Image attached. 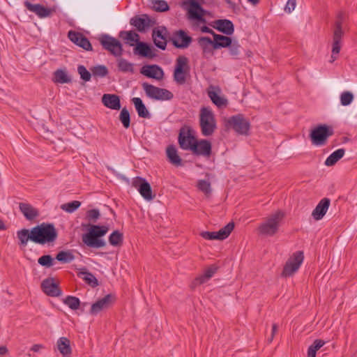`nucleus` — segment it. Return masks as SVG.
<instances>
[{
    "label": "nucleus",
    "instance_id": "obj_1",
    "mask_svg": "<svg viewBox=\"0 0 357 357\" xmlns=\"http://www.w3.org/2000/svg\"><path fill=\"white\" fill-rule=\"evenodd\" d=\"M57 236V231L52 223L43 222L31 229H22L17 231L18 245L21 248H24L29 241L40 245L52 243Z\"/></svg>",
    "mask_w": 357,
    "mask_h": 357
},
{
    "label": "nucleus",
    "instance_id": "obj_2",
    "mask_svg": "<svg viewBox=\"0 0 357 357\" xmlns=\"http://www.w3.org/2000/svg\"><path fill=\"white\" fill-rule=\"evenodd\" d=\"M179 146L183 150H190L197 156L209 158L212 153V144L207 139H197L190 127H183L178 137Z\"/></svg>",
    "mask_w": 357,
    "mask_h": 357
},
{
    "label": "nucleus",
    "instance_id": "obj_3",
    "mask_svg": "<svg viewBox=\"0 0 357 357\" xmlns=\"http://www.w3.org/2000/svg\"><path fill=\"white\" fill-rule=\"evenodd\" d=\"M109 227L105 225H91L87 233L82 235V241L88 247L100 248L106 245L102 239L108 231Z\"/></svg>",
    "mask_w": 357,
    "mask_h": 357
},
{
    "label": "nucleus",
    "instance_id": "obj_4",
    "mask_svg": "<svg viewBox=\"0 0 357 357\" xmlns=\"http://www.w3.org/2000/svg\"><path fill=\"white\" fill-rule=\"evenodd\" d=\"M199 126L202 135L204 137L212 135L217 128L216 120L213 112L209 107H203L200 109Z\"/></svg>",
    "mask_w": 357,
    "mask_h": 357
},
{
    "label": "nucleus",
    "instance_id": "obj_5",
    "mask_svg": "<svg viewBox=\"0 0 357 357\" xmlns=\"http://www.w3.org/2000/svg\"><path fill=\"white\" fill-rule=\"evenodd\" d=\"M284 217V213L281 211L270 215L265 222H262L258 227L260 234L272 236L279 230L280 222Z\"/></svg>",
    "mask_w": 357,
    "mask_h": 357
},
{
    "label": "nucleus",
    "instance_id": "obj_6",
    "mask_svg": "<svg viewBox=\"0 0 357 357\" xmlns=\"http://www.w3.org/2000/svg\"><path fill=\"white\" fill-rule=\"evenodd\" d=\"M225 126L231 128L237 134L241 135H248L250 129V123L242 114H238L230 116L227 121Z\"/></svg>",
    "mask_w": 357,
    "mask_h": 357
},
{
    "label": "nucleus",
    "instance_id": "obj_7",
    "mask_svg": "<svg viewBox=\"0 0 357 357\" xmlns=\"http://www.w3.org/2000/svg\"><path fill=\"white\" fill-rule=\"evenodd\" d=\"M334 134L332 127L326 124H319L313 128L310 134L312 144L323 146L326 143L327 139Z\"/></svg>",
    "mask_w": 357,
    "mask_h": 357
},
{
    "label": "nucleus",
    "instance_id": "obj_8",
    "mask_svg": "<svg viewBox=\"0 0 357 357\" xmlns=\"http://www.w3.org/2000/svg\"><path fill=\"white\" fill-rule=\"evenodd\" d=\"M188 59L183 55L178 56L176 60L174 70V80L179 85L186 82L187 76L190 73Z\"/></svg>",
    "mask_w": 357,
    "mask_h": 357
},
{
    "label": "nucleus",
    "instance_id": "obj_9",
    "mask_svg": "<svg viewBox=\"0 0 357 357\" xmlns=\"http://www.w3.org/2000/svg\"><path fill=\"white\" fill-rule=\"evenodd\" d=\"M344 19V13L340 12L337 15V20L334 25L333 37V47H332V55L331 58L333 62L336 57L335 54H338L341 49V40L344 35L342 30V23Z\"/></svg>",
    "mask_w": 357,
    "mask_h": 357
},
{
    "label": "nucleus",
    "instance_id": "obj_10",
    "mask_svg": "<svg viewBox=\"0 0 357 357\" xmlns=\"http://www.w3.org/2000/svg\"><path fill=\"white\" fill-rule=\"evenodd\" d=\"M142 89L146 95L156 100H170L174 98V94L166 89L159 88L148 82H144L142 84Z\"/></svg>",
    "mask_w": 357,
    "mask_h": 357
},
{
    "label": "nucleus",
    "instance_id": "obj_11",
    "mask_svg": "<svg viewBox=\"0 0 357 357\" xmlns=\"http://www.w3.org/2000/svg\"><path fill=\"white\" fill-rule=\"evenodd\" d=\"M98 40L102 48L108 51L114 56H120L123 53V47L121 42L116 38L108 35L102 34Z\"/></svg>",
    "mask_w": 357,
    "mask_h": 357
},
{
    "label": "nucleus",
    "instance_id": "obj_12",
    "mask_svg": "<svg viewBox=\"0 0 357 357\" xmlns=\"http://www.w3.org/2000/svg\"><path fill=\"white\" fill-rule=\"evenodd\" d=\"M304 259L303 251H296L288 259L284 266L282 276L290 277L299 268Z\"/></svg>",
    "mask_w": 357,
    "mask_h": 357
},
{
    "label": "nucleus",
    "instance_id": "obj_13",
    "mask_svg": "<svg viewBox=\"0 0 357 357\" xmlns=\"http://www.w3.org/2000/svg\"><path fill=\"white\" fill-rule=\"evenodd\" d=\"M188 4L189 6L188 8V17L205 24L206 20L204 16L206 15V10L202 7L200 3L196 0H189Z\"/></svg>",
    "mask_w": 357,
    "mask_h": 357
},
{
    "label": "nucleus",
    "instance_id": "obj_14",
    "mask_svg": "<svg viewBox=\"0 0 357 357\" xmlns=\"http://www.w3.org/2000/svg\"><path fill=\"white\" fill-rule=\"evenodd\" d=\"M234 228V223L230 222L218 231H202L200 235L206 240H224L229 236Z\"/></svg>",
    "mask_w": 357,
    "mask_h": 357
},
{
    "label": "nucleus",
    "instance_id": "obj_15",
    "mask_svg": "<svg viewBox=\"0 0 357 357\" xmlns=\"http://www.w3.org/2000/svg\"><path fill=\"white\" fill-rule=\"evenodd\" d=\"M114 301L115 296L111 294H107L91 305L89 314L92 316H96L101 311L110 307Z\"/></svg>",
    "mask_w": 357,
    "mask_h": 357
},
{
    "label": "nucleus",
    "instance_id": "obj_16",
    "mask_svg": "<svg viewBox=\"0 0 357 357\" xmlns=\"http://www.w3.org/2000/svg\"><path fill=\"white\" fill-rule=\"evenodd\" d=\"M169 40L176 48L185 49L190 46L192 38L184 30L179 29L173 33Z\"/></svg>",
    "mask_w": 357,
    "mask_h": 357
},
{
    "label": "nucleus",
    "instance_id": "obj_17",
    "mask_svg": "<svg viewBox=\"0 0 357 357\" xmlns=\"http://www.w3.org/2000/svg\"><path fill=\"white\" fill-rule=\"evenodd\" d=\"M132 185L138 190L146 200H152L155 197V195L152 193L151 185L145 178L140 176L135 177L133 179Z\"/></svg>",
    "mask_w": 357,
    "mask_h": 357
},
{
    "label": "nucleus",
    "instance_id": "obj_18",
    "mask_svg": "<svg viewBox=\"0 0 357 357\" xmlns=\"http://www.w3.org/2000/svg\"><path fill=\"white\" fill-rule=\"evenodd\" d=\"M40 287L43 291L49 296L58 297L62 294L59 284L55 282L53 278H47L43 280Z\"/></svg>",
    "mask_w": 357,
    "mask_h": 357
},
{
    "label": "nucleus",
    "instance_id": "obj_19",
    "mask_svg": "<svg viewBox=\"0 0 357 357\" xmlns=\"http://www.w3.org/2000/svg\"><path fill=\"white\" fill-rule=\"evenodd\" d=\"M168 31L165 26H158L153 29L152 38L155 45L162 50L167 47Z\"/></svg>",
    "mask_w": 357,
    "mask_h": 357
},
{
    "label": "nucleus",
    "instance_id": "obj_20",
    "mask_svg": "<svg viewBox=\"0 0 357 357\" xmlns=\"http://www.w3.org/2000/svg\"><path fill=\"white\" fill-rule=\"evenodd\" d=\"M68 37L70 41L84 50L86 51H91L93 50L90 41L82 33L74 31H70L68 33Z\"/></svg>",
    "mask_w": 357,
    "mask_h": 357
},
{
    "label": "nucleus",
    "instance_id": "obj_21",
    "mask_svg": "<svg viewBox=\"0 0 357 357\" xmlns=\"http://www.w3.org/2000/svg\"><path fill=\"white\" fill-rule=\"evenodd\" d=\"M143 75L157 80H161L164 77V72L161 67L156 64L144 66L140 69Z\"/></svg>",
    "mask_w": 357,
    "mask_h": 357
},
{
    "label": "nucleus",
    "instance_id": "obj_22",
    "mask_svg": "<svg viewBox=\"0 0 357 357\" xmlns=\"http://www.w3.org/2000/svg\"><path fill=\"white\" fill-rule=\"evenodd\" d=\"M218 266L215 264H212L208 266L204 271V274L197 277L192 282L191 287L193 289L198 285H201L211 279L213 275L217 272Z\"/></svg>",
    "mask_w": 357,
    "mask_h": 357
},
{
    "label": "nucleus",
    "instance_id": "obj_23",
    "mask_svg": "<svg viewBox=\"0 0 357 357\" xmlns=\"http://www.w3.org/2000/svg\"><path fill=\"white\" fill-rule=\"evenodd\" d=\"M331 204V200L328 198L322 199L319 204L317 205L315 208L313 210L312 213V216L315 220H319L323 218V217L326 213L329 206Z\"/></svg>",
    "mask_w": 357,
    "mask_h": 357
},
{
    "label": "nucleus",
    "instance_id": "obj_24",
    "mask_svg": "<svg viewBox=\"0 0 357 357\" xmlns=\"http://www.w3.org/2000/svg\"><path fill=\"white\" fill-rule=\"evenodd\" d=\"M102 102L107 108L114 110L121 109L120 97L116 94L105 93L102 96Z\"/></svg>",
    "mask_w": 357,
    "mask_h": 357
},
{
    "label": "nucleus",
    "instance_id": "obj_25",
    "mask_svg": "<svg viewBox=\"0 0 357 357\" xmlns=\"http://www.w3.org/2000/svg\"><path fill=\"white\" fill-rule=\"evenodd\" d=\"M134 54L149 59H152L155 56L152 47L144 42H138L134 48Z\"/></svg>",
    "mask_w": 357,
    "mask_h": 357
},
{
    "label": "nucleus",
    "instance_id": "obj_26",
    "mask_svg": "<svg viewBox=\"0 0 357 357\" xmlns=\"http://www.w3.org/2000/svg\"><path fill=\"white\" fill-rule=\"evenodd\" d=\"M214 28L218 31L227 35L231 36L234 32V26L233 22L227 19L217 20L215 21Z\"/></svg>",
    "mask_w": 357,
    "mask_h": 357
},
{
    "label": "nucleus",
    "instance_id": "obj_27",
    "mask_svg": "<svg viewBox=\"0 0 357 357\" xmlns=\"http://www.w3.org/2000/svg\"><path fill=\"white\" fill-rule=\"evenodd\" d=\"M19 208L25 218L29 221H32L40 215L38 210L30 204L23 202L20 203Z\"/></svg>",
    "mask_w": 357,
    "mask_h": 357
},
{
    "label": "nucleus",
    "instance_id": "obj_28",
    "mask_svg": "<svg viewBox=\"0 0 357 357\" xmlns=\"http://www.w3.org/2000/svg\"><path fill=\"white\" fill-rule=\"evenodd\" d=\"M24 5L29 11L36 13L40 17H45L50 14V10L41 4H33L26 0Z\"/></svg>",
    "mask_w": 357,
    "mask_h": 357
},
{
    "label": "nucleus",
    "instance_id": "obj_29",
    "mask_svg": "<svg viewBox=\"0 0 357 357\" xmlns=\"http://www.w3.org/2000/svg\"><path fill=\"white\" fill-rule=\"evenodd\" d=\"M56 348L63 357H70L72 354V348L70 341L66 337H61L56 342Z\"/></svg>",
    "mask_w": 357,
    "mask_h": 357
},
{
    "label": "nucleus",
    "instance_id": "obj_30",
    "mask_svg": "<svg viewBox=\"0 0 357 357\" xmlns=\"http://www.w3.org/2000/svg\"><path fill=\"white\" fill-rule=\"evenodd\" d=\"M166 153L167 159L171 164L176 167H179L183 165L182 159L178 155L177 149L174 145H169L166 149Z\"/></svg>",
    "mask_w": 357,
    "mask_h": 357
},
{
    "label": "nucleus",
    "instance_id": "obj_31",
    "mask_svg": "<svg viewBox=\"0 0 357 357\" xmlns=\"http://www.w3.org/2000/svg\"><path fill=\"white\" fill-rule=\"evenodd\" d=\"M132 102L134 104L138 116L141 118L149 119L150 113L140 98H133Z\"/></svg>",
    "mask_w": 357,
    "mask_h": 357
},
{
    "label": "nucleus",
    "instance_id": "obj_32",
    "mask_svg": "<svg viewBox=\"0 0 357 357\" xmlns=\"http://www.w3.org/2000/svg\"><path fill=\"white\" fill-rule=\"evenodd\" d=\"M233 39L227 36L215 34L213 37L214 50L226 48L230 46Z\"/></svg>",
    "mask_w": 357,
    "mask_h": 357
},
{
    "label": "nucleus",
    "instance_id": "obj_33",
    "mask_svg": "<svg viewBox=\"0 0 357 357\" xmlns=\"http://www.w3.org/2000/svg\"><path fill=\"white\" fill-rule=\"evenodd\" d=\"M78 276L82 277L85 282L93 288L99 285L97 278L93 273L88 271L86 268H83L81 271H79Z\"/></svg>",
    "mask_w": 357,
    "mask_h": 357
},
{
    "label": "nucleus",
    "instance_id": "obj_34",
    "mask_svg": "<svg viewBox=\"0 0 357 357\" xmlns=\"http://www.w3.org/2000/svg\"><path fill=\"white\" fill-rule=\"evenodd\" d=\"M197 43L202 50L204 54L212 52L214 50V41L208 36H201L197 39Z\"/></svg>",
    "mask_w": 357,
    "mask_h": 357
},
{
    "label": "nucleus",
    "instance_id": "obj_35",
    "mask_svg": "<svg viewBox=\"0 0 357 357\" xmlns=\"http://www.w3.org/2000/svg\"><path fill=\"white\" fill-rule=\"evenodd\" d=\"M344 149H339L333 152L325 160V165L331 167L334 165L339 160H340L344 155Z\"/></svg>",
    "mask_w": 357,
    "mask_h": 357
},
{
    "label": "nucleus",
    "instance_id": "obj_36",
    "mask_svg": "<svg viewBox=\"0 0 357 357\" xmlns=\"http://www.w3.org/2000/svg\"><path fill=\"white\" fill-rule=\"evenodd\" d=\"M130 24L136 27L139 32L145 31L146 28H147V24L145 22V17L143 15H136L132 17Z\"/></svg>",
    "mask_w": 357,
    "mask_h": 357
},
{
    "label": "nucleus",
    "instance_id": "obj_37",
    "mask_svg": "<svg viewBox=\"0 0 357 357\" xmlns=\"http://www.w3.org/2000/svg\"><path fill=\"white\" fill-rule=\"evenodd\" d=\"M53 81L55 83L66 84L70 83L71 79L68 77L65 70L58 69L54 73Z\"/></svg>",
    "mask_w": 357,
    "mask_h": 357
},
{
    "label": "nucleus",
    "instance_id": "obj_38",
    "mask_svg": "<svg viewBox=\"0 0 357 357\" xmlns=\"http://www.w3.org/2000/svg\"><path fill=\"white\" fill-rule=\"evenodd\" d=\"M94 77H105L109 74L107 68L104 65H97L90 68Z\"/></svg>",
    "mask_w": 357,
    "mask_h": 357
},
{
    "label": "nucleus",
    "instance_id": "obj_39",
    "mask_svg": "<svg viewBox=\"0 0 357 357\" xmlns=\"http://www.w3.org/2000/svg\"><path fill=\"white\" fill-rule=\"evenodd\" d=\"M123 241V233L118 230L114 231L109 236V242L112 246H120Z\"/></svg>",
    "mask_w": 357,
    "mask_h": 357
},
{
    "label": "nucleus",
    "instance_id": "obj_40",
    "mask_svg": "<svg viewBox=\"0 0 357 357\" xmlns=\"http://www.w3.org/2000/svg\"><path fill=\"white\" fill-rule=\"evenodd\" d=\"M55 259L63 264L70 263L75 259V256L70 251H60L56 255Z\"/></svg>",
    "mask_w": 357,
    "mask_h": 357
},
{
    "label": "nucleus",
    "instance_id": "obj_41",
    "mask_svg": "<svg viewBox=\"0 0 357 357\" xmlns=\"http://www.w3.org/2000/svg\"><path fill=\"white\" fill-rule=\"evenodd\" d=\"M118 68L119 70L123 73L130 72L134 73V64L128 61L125 59H120L118 61Z\"/></svg>",
    "mask_w": 357,
    "mask_h": 357
},
{
    "label": "nucleus",
    "instance_id": "obj_42",
    "mask_svg": "<svg viewBox=\"0 0 357 357\" xmlns=\"http://www.w3.org/2000/svg\"><path fill=\"white\" fill-rule=\"evenodd\" d=\"M208 96L212 100V102L218 107H220L222 106H226L227 105V99L220 97L218 94L215 91H209Z\"/></svg>",
    "mask_w": 357,
    "mask_h": 357
},
{
    "label": "nucleus",
    "instance_id": "obj_43",
    "mask_svg": "<svg viewBox=\"0 0 357 357\" xmlns=\"http://www.w3.org/2000/svg\"><path fill=\"white\" fill-rule=\"evenodd\" d=\"M63 303L73 310H77L81 303L79 299L73 296H67L63 300Z\"/></svg>",
    "mask_w": 357,
    "mask_h": 357
},
{
    "label": "nucleus",
    "instance_id": "obj_44",
    "mask_svg": "<svg viewBox=\"0 0 357 357\" xmlns=\"http://www.w3.org/2000/svg\"><path fill=\"white\" fill-rule=\"evenodd\" d=\"M119 120L126 129L130 126V115L126 107H123L119 114Z\"/></svg>",
    "mask_w": 357,
    "mask_h": 357
},
{
    "label": "nucleus",
    "instance_id": "obj_45",
    "mask_svg": "<svg viewBox=\"0 0 357 357\" xmlns=\"http://www.w3.org/2000/svg\"><path fill=\"white\" fill-rule=\"evenodd\" d=\"M120 37L123 38L124 39L127 40L129 42H135L136 43V45L138 43V42H140L139 40V35L138 33H135L133 31H122L120 32L119 34Z\"/></svg>",
    "mask_w": 357,
    "mask_h": 357
},
{
    "label": "nucleus",
    "instance_id": "obj_46",
    "mask_svg": "<svg viewBox=\"0 0 357 357\" xmlns=\"http://www.w3.org/2000/svg\"><path fill=\"white\" fill-rule=\"evenodd\" d=\"M153 8L157 12H166L169 10V6L165 0H152Z\"/></svg>",
    "mask_w": 357,
    "mask_h": 357
},
{
    "label": "nucleus",
    "instance_id": "obj_47",
    "mask_svg": "<svg viewBox=\"0 0 357 357\" xmlns=\"http://www.w3.org/2000/svg\"><path fill=\"white\" fill-rule=\"evenodd\" d=\"M229 54L234 59H238L241 54V46L239 45L237 40H233L230 46H228Z\"/></svg>",
    "mask_w": 357,
    "mask_h": 357
},
{
    "label": "nucleus",
    "instance_id": "obj_48",
    "mask_svg": "<svg viewBox=\"0 0 357 357\" xmlns=\"http://www.w3.org/2000/svg\"><path fill=\"white\" fill-rule=\"evenodd\" d=\"M81 206L79 201H73L68 203L63 204L61 206V208L68 213H73L75 211Z\"/></svg>",
    "mask_w": 357,
    "mask_h": 357
},
{
    "label": "nucleus",
    "instance_id": "obj_49",
    "mask_svg": "<svg viewBox=\"0 0 357 357\" xmlns=\"http://www.w3.org/2000/svg\"><path fill=\"white\" fill-rule=\"evenodd\" d=\"M197 188L199 190L203 192L206 196L211 193V183L206 180H199L197 183Z\"/></svg>",
    "mask_w": 357,
    "mask_h": 357
},
{
    "label": "nucleus",
    "instance_id": "obj_50",
    "mask_svg": "<svg viewBox=\"0 0 357 357\" xmlns=\"http://www.w3.org/2000/svg\"><path fill=\"white\" fill-rule=\"evenodd\" d=\"M77 73L83 81L89 82L91 80L92 73L89 71L84 66L79 65L77 67Z\"/></svg>",
    "mask_w": 357,
    "mask_h": 357
},
{
    "label": "nucleus",
    "instance_id": "obj_51",
    "mask_svg": "<svg viewBox=\"0 0 357 357\" xmlns=\"http://www.w3.org/2000/svg\"><path fill=\"white\" fill-rule=\"evenodd\" d=\"M354 98V94L351 91H344L340 95V103L343 106H347L353 102Z\"/></svg>",
    "mask_w": 357,
    "mask_h": 357
},
{
    "label": "nucleus",
    "instance_id": "obj_52",
    "mask_svg": "<svg viewBox=\"0 0 357 357\" xmlns=\"http://www.w3.org/2000/svg\"><path fill=\"white\" fill-rule=\"evenodd\" d=\"M40 265L49 268L53 265V258L50 255H43L38 259Z\"/></svg>",
    "mask_w": 357,
    "mask_h": 357
},
{
    "label": "nucleus",
    "instance_id": "obj_53",
    "mask_svg": "<svg viewBox=\"0 0 357 357\" xmlns=\"http://www.w3.org/2000/svg\"><path fill=\"white\" fill-rule=\"evenodd\" d=\"M100 215V214L99 210L96 209V208L89 210L86 212V218L89 220L93 221L94 222H96L97 219L99 218Z\"/></svg>",
    "mask_w": 357,
    "mask_h": 357
},
{
    "label": "nucleus",
    "instance_id": "obj_54",
    "mask_svg": "<svg viewBox=\"0 0 357 357\" xmlns=\"http://www.w3.org/2000/svg\"><path fill=\"white\" fill-rule=\"evenodd\" d=\"M296 0H288L284 7V11L287 13L292 12L296 7Z\"/></svg>",
    "mask_w": 357,
    "mask_h": 357
},
{
    "label": "nucleus",
    "instance_id": "obj_55",
    "mask_svg": "<svg viewBox=\"0 0 357 357\" xmlns=\"http://www.w3.org/2000/svg\"><path fill=\"white\" fill-rule=\"evenodd\" d=\"M325 344V342L320 339H317L314 341L313 344L310 346V348L314 349V351H317L321 347Z\"/></svg>",
    "mask_w": 357,
    "mask_h": 357
},
{
    "label": "nucleus",
    "instance_id": "obj_56",
    "mask_svg": "<svg viewBox=\"0 0 357 357\" xmlns=\"http://www.w3.org/2000/svg\"><path fill=\"white\" fill-rule=\"evenodd\" d=\"M143 17H145V22L147 24V27L152 26L155 24V20L154 19H151L146 14L143 15Z\"/></svg>",
    "mask_w": 357,
    "mask_h": 357
},
{
    "label": "nucleus",
    "instance_id": "obj_57",
    "mask_svg": "<svg viewBox=\"0 0 357 357\" xmlns=\"http://www.w3.org/2000/svg\"><path fill=\"white\" fill-rule=\"evenodd\" d=\"M200 30L202 33H210L213 36V37L215 36V35L216 34V33H215L211 29H210L209 27L206 26H203L200 28Z\"/></svg>",
    "mask_w": 357,
    "mask_h": 357
},
{
    "label": "nucleus",
    "instance_id": "obj_58",
    "mask_svg": "<svg viewBox=\"0 0 357 357\" xmlns=\"http://www.w3.org/2000/svg\"><path fill=\"white\" fill-rule=\"evenodd\" d=\"M277 331H278V326L275 324H273L271 336L268 339L269 342H271L273 341L274 335H275V333L277 332Z\"/></svg>",
    "mask_w": 357,
    "mask_h": 357
},
{
    "label": "nucleus",
    "instance_id": "obj_59",
    "mask_svg": "<svg viewBox=\"0 0 357 357\" xmlns=\"http://www.w3.org/2000/svg\"><path fill=\"white\" fill-rule=\"evenodd\" d=\"M317 351L314 349L308 347L307 349V357H316Z\"/></svg>",
    "mask_w": 357,
    "mask_h": 357
},
{
    "label": "nucleus",
    "instance_id": "obj_60",
    "mask_svg": "<svg viewBox=\"0 0 357 357\" xmlns=\"http://www.w3.org/2000/svg\"><path fill=\"white\" fill-rule=\"evenodd\" d=\"M43 347V346L42 344H36L31 347V351H34V352H38Z\"/></svg>",
    "mask_w": 357,
    "mask_h": 357
},
{
    "label": "nucleus",
    "instance_id": "obj_61",
    "mask_svg": "<svg viewBox=\"0 0 357 357\" xmlns=\"http://www.w3.org/2000/svg\"><path fill=\"white\" fill-rule=\"evenodd\" d=\"M8 352L6 346H0V356H5Z\"/></svg>",
    "mask_w": 357,
    "mask_h": 357
},
{
    "label": "nucleus",
    "instance_id": "obj_62",
    "mask_svg": "<svg viewBox=\"0 0 357 357\" xmlns=\"http://www.w3.org/2000/svg\"><path fill=\"white\" fill-rule=\"evenodd\" d=\"M225 2L229 5V7L231 9H233L234 10H235L236 9V3H234V2H232L231 0H225Z\"/></svg>",
    "mask_w": 357,
    "mask_h": 357
},
{
    "label": "nucleus",
    "instance_id": "obj_63",
    "mask_svg": "<svg viewBox=\"0 0 357 357\" xmlns=\"http://www.w3.org/2000/svg\"><path fill=\"white\" fill-rule=\"evenodd\" d=\"M6 229V227L4 224V222L0 220V230H5Z\"/></svg>",
    "mask_w": 357,
    "mask_h": 357
},
{
    "label": "nucleus",
    "instance_id": "obj_64",
    "mask_svg": "<svg viewBox=\"0 0 357 357\" xmlns=\"http://www.w3.org/2000/svg\"><path fill=\"white\" fill-rule=\"evenodd\" d=\"M248 1L252 3V5L255 6L259 3V0H248Z\"/></svg>",
    "mask_w": 357,
    "mask_h": 357
}]
</instances>
